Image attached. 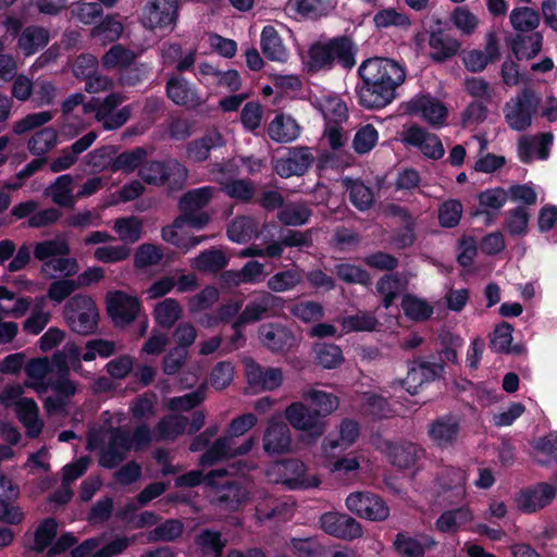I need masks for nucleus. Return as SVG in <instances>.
Returning a JSON list of instances; mask_svg holds the SVG:
<instances>
[{
	"label": "nucleus",
	"mask_w": 557,
	"mask_h": 557,
	"mask_svg": "<svg viewBox=\"0 0 557 557\" xmlns=\"http://www.w3.org/2000/svg\"><path fill=\"white\" fill-rule=\"evenodd\" d=\"M73 177L70 174L59 176L45 191L52 201L63 208H73L75 197L73 196Z\"/></svg>",
	"instance_id": "obj_39"
},
{
	"label": "nucleus",
	"mask_w": 557,
	"mask_h": 557,
	"mask_svg": "<svg viewBox=\"0 0 557 557\" xmlns=\"http://www.w3.org/2000/svg\"><path fill=\"white\" fill-rule=\"evenodd\" d=\"M317 360L325 369H335L344 361L343 351L335 344H320L315 347Z\"/></svg>",
	"instance_id": "obj_60"
},
{
	"label": "nucleus",
	"mask_w": 557,
	"mask_h": 557,
	"mask_svg": "<svg viewBox=\"0 0 557 557\" xmlns=\"http://www.w3.org/2000/svg\"><path fill=\"white\" fill-rule=\"evenodd\" d=\"M343 187L348 193L349 201L359 211L370 209L374 202V194L371 187L367 186L360 180L344 177Z\"/></svg>",
	"instance_id": "obj_34"
},
{
	"label": "nucleus",
	"mask_w": 557,
	"mask_h": 557,
	"mask_svg": "<svg viewBox=\"0 0 557 557\" xmlns=\"http://www.w3.org/2000/svg\"><path fill=\"white\" fill-rule=\"evenodd\" d=\"M312 212L302 202L284 203L281 196V224L298 226L308 222Z\"/></svg>",
	"instance_id": "obj_49"
},
{
	"label": "nucleus",
	"mask_w": 557,
	"mask_h": 557,
	"mask_svg": "<svg viewBox=\"0 0 557 557\" xmlns=\"http://www.w3.org/2000/svg\"><path fill=\"white\" fill-rule=\"evenodd\" d=\"M429 46L431 48L430 58L436 63H443L457 54L460 49V42L437 28L430 33Z\"/></svg>",
	"instance_id": "obj_25"
},
{
	"label": "nucleus",
	"mask_w": 557,
	"mask_h": 557,
	"mask_svg": "<svg viewBox=\"0 0 557 557\" xmlns=\"http://www.w3.org/2000/svg\"><path fill=\"white\" fill-rule=\"evenodd\" d=\"M326 0H289L285 7L287 13H295L302 17L317 18L326 14Z\"/></svg>",
	"instance_id": "obj_51"
},
{
	"label": "nucleus",
	"mask_w": 557,
	"mask_h": 557,
	"mask_svg": "<svg viewBox=\"0 0 557 557\" xmlns=\"http://www.w3.org/2000/svg\"><path fill=\"white\" fill-rule=\"evenodd\" d=\"M147 158L146 149L137 147L114 157L113 172L131 173L139 168Z\"/></svg>",
	"instance_id": "obj_56"
},
{
	"label": "nucleus",
	"mask_w": 557,
	"mask_h": 557,
	"mask_svg": "<svg viewBox=\"0 0 557 557\" xmlns=\"http://www.w3.org/2000/svg\"><path fill=\"white\" fill-rule=\"evenodd\" d=\"M163 258V251L153 244L140 245L134 256V267L145 269L157 265Z\"/></svg>",
	"instance_id": "obj_61"
},
{
	"label": "nucleus",
	"mask_w": 557,
	"mask_h": 557,
	"mask_svg": "<svg viewBox=\"0 0 557 557\" xmlns=\"http://www.w3.org/2000/svg\"><path fill=\"white\" fill-rule=\"evenodd\" d=\"M255 445L253 437L247 438L240 446H235V437L230 433L218 438L201 456L202 466H213L223 459H231L248 454Z\"/></svg>",
	"instance_id": "obj_15"
},
{
	"label": "nucleus",
	"mask_w": 557,
	"mask_h": 557,
	"mask_svg": "<svg viewBox=\"0 0 557 557\" xmlns=\"http://www.w3.org/2000/svg\"><path fill=\"white\" fill-rule=\"evenodd\" d=\"M357 51L354 40L347 35L315 41L308 49L307 72L312 75L331 71L336 63L345 70H351L356 65Z\"/></svg>",
	"instance_id": "obj_2"
},
{
	"label": "nucleus",
	"mask_w": 557,
	"mask_h": 557,
	"mask_svg": "<svg viewBox=\"0 0 557 557\" xmlns=\"http://www.w3.org/2000/svg\"><path fill=\"white\" fill-rule=\"evenodd\" d=\"M334 274L338 280L346 284H359L362 286L371 285L370 273L351 263H337L334 267Z\"/></svg>",
	"instance_id": "obj_53"
},
{
	"label": "nucleus",
	"mask_w": 557,
	"mask_h": 557,
	"mask_svg": "<svg viewBox=\"0 0 557 557\" xmlns=\"http://www.w3.org/2000/svg\"><path fill=\"white\" fill-rule=\"evenodd\" d=\"M530 214L523 207H517L508 211L504 228L512 237H522L528 233Z\"/></svg>",
	"instance_id": "obj_55"
},
{
	"label": "nucleus",
	"mask_w": 557,
	"mask_h": 557,
	"mask_svg": "<svg viewBox=\"0 0 557 557\" xmlns=\"http://www.w3.org/2000/svg\"><path fill=\"white\" fill-rule=\"evenodd\" d=\"M131 449L129 432L121 428L112 429L109 442L100 453L99 463L103 468L113 469L127 458Z\"/></svg>",
	"instance_id": "obj_17"
},
{
	"label": "nucleus",
	"mask_w": 557,
	"mask_h": 557,
	"mask_svg": "<svg viewBox=\"0 0 557 557\" xmlns=\"http://www.w3.org/2000/svg\"><path fill=\"white\" fill-rule=\"evenodd\" d=\"M257 234V223L250 216H237L227 227L228 238L236 243L248 242Z\"/></svg>",
	"instance_id": "obj_52"
},
{
	"label": "nucleus",
	"mask_w": 557,
	"mask_h": 557,
	"mask_svg": "<svg viewBox=\"0 0 557 557\" xmlns=\"http://www.w3.org/2000/svg\"><path fill=\"white\" fill-rule=\"evenodd\" d=\"M137 54L124 46L113 45L101 58V64L106 70H117L120 73L126 66L134 64Z\"/></svg>",
	"instance_id": "obj_41"
},
{
	"label": "nucleus",
	"mask_w": 557,
	"mask_h": 557,
	"mask_svg": "<svg viewBox=\"0 0 557 557\" xmlns=\"http://www.w3.org/2000/svg\"><path fill=\"white\" fill-rule=\"evenodd\" d=\"M214 194L213 187L193 189L183 195L178 202L181 214L174 220L175 226L185 224L194 228H202L210 221V215L202 211L208 206Z\"/></svg>",
	"instance_id": "obj_5"
},
{
	"label": "nucleus",
	"mask_w": 557,
	"mask_h": 557,
	"mask_svg": "<svg viewBox=\"0 0 557 557\" xmlns=\"http://www.w3.org/2000/svg\"><path fill=\"white\" fill-rule=\"evenodd\" d=\"M342 327L346 333L373 332L377 330L380 322L371 311H359L356 314L343 318Z\"/></svg>",
	"instance_id": "obj_45"
},
{
	"label": "nucleus",
	"mask_w": 557,
	"mask_h": 557,
	"mask_svg": "<svg viewBox=\"0 0 557 557\" xmlns=\"http://www.w3.org/2000/svg\"><path fill=\"white\" fill-rule=\"evenodd\" d=\"M250 470L246 460H238L227 468L211 470L206 475V484L212 488L211 503L221 510L236 511L248 500V492L236 481L219 482L227 475H235Z\"/></svg>",
	"instance_id": "obj_3"
},
{
	"label": "nucleus",
	"mask_w": 557,
	"mask_h": 557,
	"mask_svg": "<svg viewBox=\"0 0 557 557\" xmlns=\"http://www.w3.org/2000/svg\"><path fill=\"white\" fill-rule=\"evenodd\" d=\"M540 98L531 88H524L517 96L513 106L506 104L504 112L508 126L522 132L532 124V116L536 113Z\"/></svg>",
	"instance_id": "obj_8"
},
{
	"label": "nucleus",
	"mask_w": 557,
	"mask_h": 557,
	"mask_svg": "<svg viewBox=\"0 0 557 557\" xmlns=\"http://www.w3.org/2000/svg\"><path fill=\"white\" fill-rule=\"evenodd\" d=\"M178 0H149L143 11V24L149 29H162L176 24Z\"/></svg>",
	"instance_id": "obj_13"
},
{
	"label": "nucleus",
	"mask_w": 557,
	"mask_h": 557,
	"mask_svg": "<svg viewBox=\"0 0 557 557\" xmlns=\"http://www.w3.org/2000/svg\"><path fill=\"white\" fill-rule=\"evenodd\" d=\"M444 372L443 362L437 360L434 354L418 356L409 363L407 376L401 385L410 395H417L419 387L441 379Z\"/></svg>",
	"instance_id": "obj_7"
},
{
	"label": "nucleus",
	"mask_w": 557,
	"mask_h": 557,
	"mask_svg": "<svg viewBox=\"0 0 557 557\" xmlns=\"http://www.w3.org/2000/svg\"><path fill=\"white\" fill-rule=\"evenodd\" d=\"M138 175L149 185L181 190L187 178V169L175 159L150 161L139 168Z\"/></svg>",
	"instance_id": "obj_4"
},
{
	"label": "nucleus",
	"mask_w": 557,
	"mask_h": 557,
	"mask_svg": "<svg viewBox=\"0 0 557 557\" xmlns=\"http://www.w3.org/2000/svg\"><path fill=\"white\" fill-rule=\"evenodd\" d=\"M396 549L408 557H424L425 552L431 549L436 542L432 537H426L424 542L407 536L403 533H398L395 540Z\"/></svg>",
	"instance_id": "obj_46"
},
{
	"label": "nucleus",
	"mask_w": 557,
	"mask_h": 557,
	"mask_svg": "<svg viewBox=\"0 0 557 557\" xmlns=\"http://www.w3.org/2000/svg\"><path fill=\"white\" fill-rule=\"evenodd\" d=\"M358 76V103L366 109H382L396 98L397 88L406 79V69L393 59L374 57L360 64Z\"/></svg>",
	"instance_id": "obj_1"
},
{
	"label": "nucleus",
	"mask_w": 557,
	"mask_h": 557,
	"mask_svg": "<svg viewBox=\"0 0 557 557\" xmlns=\"http://www.w3.org/2000/svg\"><path fill=\"white\" fill-rule=\"evenodd\" d=\"M235 170L230 163H214L211 173L214 175V181L220 185L221 190L228 197L248 202L255 195V185L249 180L234 178Z\"/></svg>",
	"instance_id": "obj_9"
},
{
	"label": "nucleus",
	"mask_w": 557,
	"mask_h": 557,
	"mask_svg": "<svg viewBox=\"0 0 557 557\" xmlns=\"http://www.w3.org/2000/svg\"><path fill=\"white\" fill-rule=\"evenodd\" d=\"M58 143V132L53 127H44L36 132L27 143L33 156L42 157L51 151Z\"/></svg>",
	"instance_id": "obj_47"
},
{
	"label": "nucleus",
	"mask_w": 557,
	"mask_h": 557,
	"mask_svg": "<svg viewBox=\"0 0 557 557\" xmlns=\"http://www.w3.org/2000/svg\"><path fill=\"white\" fill-rule=\"evenodd\" d=\"M58 523L53 518L45 519L34 533V543L28 546L30 552L36 554L42 553L46 548L51 547L57 536Z\"/></svg>",
	"instance_id": "obj_50"
},
{
	"label": "nucleus",
	"mask_w": 557,
	"mask_h": 557,
	"mask_svg": "<svg viewBox=\"0 0 557 557\" xmlns=\"http://www.w3.org/2000/svg\"><path fill=\"white\" fill-rule=\"evenodd\" d=\"M506 44L517 60H530L541 52L543 35L540 32H530L529 34L517 33L513 36L507 37Z\"/></svg>",
	"instance_id": "obj_22"
},
{
	"label": "nucleus",
	"mask_w": 557,
	"mask_h": 557,
	"mask_svg": "<svg viewBox=\"0 0 557 557\" xmlns=\"http://www.w3.org/2000/svg\"><path fill=\"white\" fill-rule=\"evenodd\" d=\"M223 145L222 135L216 131H212L187 145V157L194 162H202L209 158L212 148Z\"/></svg>",
	"instance_id": "obj_38"
},
{
	"label": "nucleus",
	"mask_w": 557,
	"mask_h": 557,
	"mask_svg": "<svg viewBox=\"0 0 557 557\" xmlns=\"http://www.w3.org/2000/svg\"><path fill=\"white\" fill-rule=\"evenodd\" d=\"M292 313L298 318L299 320L309 323L313 321H319L324 315V308L321 304L305 300L294 304L290 308Z\"/></svg>",
	"instance_id": "obj_64"
},
{
	"label": "nucleus",
	"mask_w": 557,
	"mask_h": 557,
	"mask_svg": "<svg viewBox=\"0 0 557 557\" xmlns=\"http://www.w3.org/2000/svg\"><path fill=\"white\" fill-rule=\"evenodd\" d=\"M513 326L508 322H500L490 335V348L496 354L520 356L525 351L522 344L512 345Z\"/></svg>",
	"instance_id": "obj_26"
},
{
	"label": "nucleus",
	"mask_w": 557,
	"mask_h": 557,
	"mask_svg": "<svg viewBox=\"0 0 557 557\" xmlns=\"http://www.w3.org/2000/svg\"><path fill=\"white\" fill-rule=\"evenodd\" d=\"M122 242L133 244L139 240L143 233V222L137 216L116 219L113 225Z\"/></svg>",
	"instance_id": "obj_54"
},
{
	"label": "nucleus",
	"mask_w": 557,
	"mask_h": 557,
	"mask_svg": "<svg viewBox=\"0 0 557 557\" xmlns=\"http://www.w3.org/2000/svg\"><path fill=\"white\" fill-rule=\"evenodd\" d=\"M401 309L406 318L413 322H423L433 314V307L422 298L413 294H406L401 299Z\"/></svg>",
	"instance_id": "obj_40"
},
{
	"label": "nucleus",
	"mask_w": 557,
	"mask_h": 557,
	"mask_svg": "<svg viewBox=\"0 0 557 557\" xmlns=\"http://www.w3.org/2000/svg\"><path fill=\"white\" fill-rule=\"evenodd\" d=\"M188 423V418L182 414L164 416L154 426L153 438L157 442H173L180 435L184 434Z\"/></svg>",
	"instance_id": "obj_32"
},
{
	"label": "nucleus",
	"mask_w": 557,
	"mask_h": 557,
	"mask_svg": "<svg viewBox=\"0 0 557 557\" xmlns=\"http://www.w3.org/2000/svg\"><path fill=\"white\" fill-rule=\"evenodd\" d=\"M139 300L121 290L107 294V312L115 326L132 323L139 312Z\"/></svg>",
	"instance_id": "obj_14"
},
{
	"label": "nucleus",
	"mask_w": 557,
	"mask_h": 557,
	"mask_svg": "<svg viewBox=\"0 0 557 557\" xmlns=\"http://www.w3.org/2000/svg\"><path fill=\"white\" fill-rule=\"evenodd\" d=\"M379 140V133L372 124L361 126L355 134L352 148L358 154L370 152Z\"/></svg>",
	"instance_id": "obj_58"
},
{
	"label": "nucleus",
	"mask_w": 557,
	"mask_h": 557,
	"mask_svg": "<svg viewBox=\"0 0 557 557\" xmlns=\"http://www.w3.org/2000/svg\"><path fill=\"white\" fill-rule=\"evenodd\" d=\"M319 523L329 535L343 540H355L362 535L361 524L351 516L337 511L324 512Z\"/></svg>",
	"instance_id": "obj_16"
},
{
	"label": "nucleus",
	"mask_w": 557,
	"mask_h": 557,
	"mask_svg": "<svg viewBox=\"0 0 557 557\" xmlns=\"http://www.w3.org/2000/svg\"><path fill=\"white\" fill-rule=\"evenodd\" d=\"M275 306L276 297L271 294H264L260 297L259 300L252 301L246 306L244 311L233 323L232 327L237 330L247 323L259 321L264 317V314L269 312L274 313Z\"/></svg>",
	"instance_id": "obj_29"
},
{
	"label": "nucleus",
	"mask_w": 557,
	"mask_h": 557,
	"mask_svg": "<svg viewBox=\"0 0 557 557\" xmlns=\"http://www.w3.org/2000/svg\"><path fill=\"white\" fill-rule=\"evenodd\" d=\"M462 205L459 200L448 199L438 208V223L442 227L453 228L457 226L462 216Z\"/></svg>",
	"instance_id": "obj_59"
},
{
	"label": "nucleus",
	"mask_w": 557,
	"mask_h": 557,
	"mask_svg": "<svg viewBox=\"0 0 557 557\" xmlns=\"http://www.w3.org/2000/svg\"><path fill=\"white\" fill-rule=\"evenodd\" d=\"M555 494L553 485L539 483L535 486L521 490L516 502L520 510L532 513L548 506L554 500Z\"/></svg>",
	"instance_id": "obj_20"
},
{
	"label": "nucleus",
	"mask_w": 557,
	"mask_h": 557,
	"mask_svg": "<svg viewBox=\"0 0 557 557\" xmlns=\"http://www.w3.org/2000/svg\"><path fill=\"white\" fill-rule=\"evenodd\" d=\"M185 531V524L180 519H166L146 533L148 543H173L178 541Z\"/></svg>",
	"instance_id": "obj_37"
},
{
	"label": "nucleus",
	"mask_w": 557,
	"mask_h": 557,
	"mask_svg": "<svg viewBox=\"0 0 557 557\" xmlns=\"http://www.w3.org/2000/svg\"><path fill=\"white\" fill-rule=\"evenodd\" d=\"M50 34L42 26L30 25L25 27L18 36L16 47L25 57L36 53L49 42Z\"/></svg>",
	"instance_id": "obj_31"
},
{
	"label": "nucleus",
	"mask_w": 557,
	"mask_h": 557,
	"mask_svg": "<svg viewBox=\"0 0 557 557\" xmlns=\"http://www.w3.org/2000/svg\"><path fill=\"white\" fill-rule=\"evenodd\" d=\"M248 384L260 391H271L278 386V370L275 368H262L252 358L244 360Z\"/></svg>",
	"instance_id": "obj_24"
},
{
	"label": "nucleus",
	"mask_w": 557,
	"mask_h": 557,
	"mask_svg": "<svg viewBox=\"0 0 557 557\" xmlns=\"http://www.w3.org/2000/svg\"><path fill=\"white\" fill-rule=\"evenodd\" d=\"M509 21L518 33H530L537 28L541 16L536 10L530 7H519L511 11Z\"/></svg>",
	"instance_id": "obj_44"
},
{
	"label": "nucleus",
	"mask_w": 557,
	"mask_h": 557,
	"mask_svg": "<svg viewBox=\"0 0 557 557\" xmlns=\"http://www.w3.org/2000/svg\"><path fill=\"white\" fill-rule=\"evenodd\" d=\"M70 253V247L65 240L51 239L36 244L34 249V256L36 259L44 261L46 259L57 256H67Z\"/></svg>",
	"instance_id": "obj_62"
},
{
	"label": "nucleus",
	"mask_w": 557,
	"mask_h": 557,
	"mask_svg": "<svg viewBox=\"0 0 557 557\" xmlns=\"http://www.w3.org/2000/svg\"><path fill=\"white\" fill-rule=\"evenodd\" d=\"M15 412L18 420L26 428L29 437L35 438L41 433L44 423L38 417L39 410L34 399H20L16 403Z\"/></svg>",
	"instance_id": "obj_33"
},
{
	"label": "nucleus",
	"mask_w": 557,
	"mask_h": 557,
	"mask_svg": "<svg viewBox=\"0 0 557 557\" xmlns=\"http://www.w3.org/2000/svg\"><path fill=\"white\" fill-rule=\"evenodd\" d=\"M302 398L309 404L307 406L311 407L324 420L339 406V399L336 395L315 388L304 392Z\"/></svg>",
	"instance_id": "obj_36"
},
{
	"label": "nucleus",
	"mask_w": 557,
	"mask_h": 557,
	"mask_svg": "<svg viewBox=\"0 0 557 557\" xmlns=\"http://www.w3.org/2000/svg\"><path fill=\"white\" fill-rule=\"evenodd\" d=\"M460 433V420L454 414H444L429 424L428 434L441 448L451 446Z\"/></svg>",
	"instance_id": "obj_21"
},
{
	"label": "nucleus",
	"mask_w": 557,
	"mask_h": 557,
	"mask_svg": "<svg viewBox=\"0 0 557 557\" xmlns=\"http://www.w3.org/2000/svg\"><path fill=\"white\" fill-rule=\"evenodd\" d=\"M346 506L352 513L370 521H383L389 515V508L383 498L371 492L349 494Z\"/></svg>",
	"instance_id": "obj_11"
},
{
	"label": "nucleus",
	"mask_w": 557,
	"mask_h": 557,
	"mask_svg": "<svg viewBox=\"0 0 557 557\" xmlns=\"http://www.w3.org/2000/svg\"><path fill=\"white\" fill-rule=\"evenodd\" d=\"M115 153L116 150L113 146L101 147L87 156V164L95 171L110 170L113 172Z\"/></svg>",
	"instance_id": "obj_63"
},
{
	"label": "nucleus",
	"mask_w": 557,
	"mask_h": 557,
	"mask_svg": "<svg viewBox=\"0 0 557 557\" xmlns=\"http://www.w3.org/2000/svg\"><path fill=\"white\" fill-rule=\"evenodd\" d=\"M359 435V423L352 419H344L341 422L337 438H333L331 435L324 437L322 443L323 450L327 455L334 454L337 448L345 450L358 440Z\"/></svg>",
	"instance_id": "obj_27"
},
{
	"label": "nucleus",
	"mask_w": 557,
	"mask_h": 557,
	"mask_svg": "<svg viewBox=\"0 0 557 557\" xmlns=\"http://www.w3.org/2000/svg\"><path fill=\"white\" fill-rule=\"evenodd\" d=\"M313 157L307 147L288 149L286 158H281V177L302 175L309 169Z\"/></svg>",
	"instance_id": "obj_30"
},
{
	"label": "nucleus",
	"mask_w": 557,
	"mask_h": 557,
	"mask_svg": "<svg viewBox=\"0 0 557 557\" xmlns=\"http://www.w3.org/2000/svg\"><path fill=\"white\" fill-rule=\"evenodd\" d=\"M194 543L203 557H222L227 541L219 531L202 529L195 536Z\"/></svg>",
	"instance_id": "obj_35"
},
{
	"label": "nucleus",
	"mask_w": 557,
	"mask_h": 557,
	"mask_svg": "<svg viewBox=\"0 0 557 557\" xmlns=\"http://www.w3.org/2000/svg\"><path fill=\"white\" fill-rule=\"evenodd\" d=\"M472 520L471 511L466 507H459L444 511L436 520V529L442 533H455L462 525Z\"/></svg>",
	"instance_id": "obj_42"
},
{
	"label": "nucleus",
	"mask_w": 557,
	"mask_h": 557,
	"mask_svg": "<svg viewBox=\"0 0 557 557\" xmlns=\"http://www.w3.org/2000/svg\"><path fill=\"white\" fill-rule=\"evenodd\" d=\"M508 193L502 187L490 188L478 195L479 209L473 211L472 216L485 215V224L494 223L498 211L506 205Z\"/></svg>",
	"instance_id": "obj_23"
},
{
	"label": "nucleus",
	"mask_w": 557,
	"mask_h": 557,
	"mask_svg": "<svg viewBox=\"0 0 557 557\" xmlns=\"http://www.w3.org/2000/svg\"><path fill=\"white\" fill-rule=\"evenodd\" d=\"M168 97L177 106L195 109L201 106L202 99L193 90L187 81L181 77H171L166 84Z\"/></svg>",
	"instance_id": "obj_28"
},
{
	"label": "nucleus",
	"mask_w": 557,
	"mask_h": 557,
	"mask_svg": "<svg viewBox=\"0 0 557 557\" xmlns=\"http://www.w3.org/2000/svg\"><path fill=\"white\" fill-rule=\"evenodd\" d=\"M64 318L70 327L78 334L88 335L97 327L99 318L95 301L86 295H75L64 306Z\"/></svg>",
	"instance_id": "obj_6"
},
{
	"label": "nucleus",
	"mask_w": 557,
	"mask_h": 557,
	"mask_svg": "<svg viewBox=\"0 0 557 557\" xmlns=\"http://www.w3.org/2000/svg\"><path fill=\"white\" fill-rule=\"evenodd\" d=\"M227 261L223 250L212 248L196 257L191 262V267L201 272L215 273L225 268Z\"/></svg>",
	"instance_id": "obj_48"
},
{
	"label": "nucleus",
	"mask_w": 557,
	"mask_h": 557,
	"mask_svg": "<svg viewBox=\"0 0 557 557\" xmlns=\"http://www.w3.org/2000/svg\"><path fill=\"white\" fill-rule=\"evenodd\" d=\"M285 417L293 428L306 432L311 440H318L325 432V420L302 403L289 405L285 410Z\"/></svg>",
	"instance_id": "obj_10"
},
{
	"label": "nucleus",
	"mask_w": 557,
	"mask_h": 557,
	"mask_svg": "<svg viewBox=\"0 0 557 557\" xmlns=\"http://www.w3.org/2000/svg\"><path fill=\"white\" fill-rule=\"evenodd\" d=\"M405 112L411 115L421 114L432 125H443L448 114L443 102L430 95L410 99L405 103Z\"/></svg>",
	"instance_id": "obj_18"
},
{
	"label": "nucleus",
	"mask_w": 557,
	"mask_h": 557,
	"mask_svg": "<svg viewBox=\"0 0 557 557\" xmlns=\"http://www.w3.org/2000/svg\"><path fill=\"white\" fill-rule=\"evenodd\" d=\"M321 481L317 476L306 475V466L296 458H281V484L289 490L318 487Z\"/></svg>",
	"instance_id": "obj_19"
},
{
	"label": "nucleus",
	"mask_w": 557,
	"mask_h": 557,
	"mask_svg": "<svg viewBox=\"0 0 557 557\" xmlns=\"http://www.w3.org/2000/svg\"><path fill=\"white\" fill-rule=\"evenodd\" d=\"M182 312V307L176 299L166 298L154 306L153 315L162 329L170 330L181 319Z\"/></svg>",
	"instance_id": "obj_43"
},
{
	"label": "nucleus",
	"mask_w": 557,
	"mask_h": 557,
	"mask_svg": "<svg viewBox=\"0 0 557 557\" xmlns=\"http://www.w3.org/2000/svg\"><path fill=\"white\" fill-rule=\"evenodd\" d=\"M377 448L386 456L391 465L404 470L413 469L424 455L423 448L409 441L382 440Z\"/></svg>",
	"instance_id": "obj_12"
},
{
	"label": "nucleus",
	"mask_w": 557,
	"mask_h": 557,
	"mask_svg": "<svg viewBox=\"0 0 557 557\" xmlns=\"http://www.w3.org/2000/svg\"><path fill=\"white\" fill-rule=\"evenodd\" d=\"M79 270L77 260L74 258H57L50 259L42 263L41 273L47 277H55L54 272H59L64 277L75 275Z\"/></svg>",
	"instance_id": "obj_57"
}]
</instances>
